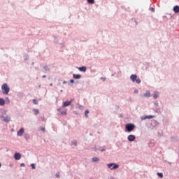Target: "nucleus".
<instances>
[{"instance_id":"f257e3e1","label":"nucleus","mask_w":179,"mask_h":179,"mask_svg":"<svg viewBox=\"0 0 179 179\" xmlns=\"http://www.w3.org/2000/svg\"><path fill=\"white\" fill-rule=\"evenodd\" d=\"M0 120L3 121V122H9L10 121V117L6 114V110H0Z\"/></svg>"},{"instance_id":"f03ea898","label":"nucleus","mask_w":179,"mask_h":179,"mask_svg":"<svg viewBox=\"0 0 179 179\" xmlns=\"http://www.w3.org/2000/svg\"><path fill=\"white\" fill-rule=\"evenodd\" d=\"M1 90L3 94H9V92L10 91V88L8 87L6 83L2 85Z\"/></svg>"},{"instance_id":"7ed1b4c3","label":"nucleus","mask_w":179,"mask_h":179,"mask_svg":"<svg viewBox=\"0 0 179 179\" xmlns=\"http://www.w3.org/2000/svg\"><path fill=\"white\" fill-rule=\"evenodd\" d=\"M125 129H126V131H127V132H132V131L135 129V124L132 123L127 124L125 126Z\"/></svg>"},{"instance_id":"20e7f679","label":"nucleus","mask_w":179,"mask_h":179,"mask_svg":"<svg viewBox=\"0 0 179 179\" xmlns=\"http://www.w3.org/2000/svg\"><path fill=\"white\" fill-rule=\"evenodd\" d=\"M130 79L131 80H132V82L137 83L138 85H139V83H141V79L139 78H138V76H136V74H132L130 76Z\"/></svg>"},{"instance_id":"39448f33","label":"nucleus","mask_w":179,"mask_h":179,"mask_svg":"<svg viewBox=\"0 0 179 179\" xmlns=\"http://www.w3.org/2000/svg\"><path fill=\"white\" fill-rule=\"evenodd\" d=\"M108 169H110V170H115L120 167V165L115 164V163H110L107 164Z\"/></svg>"},{"instance_id":"423d86ee","label":"nucleus","mask_w":179,"mask_h":179,"mask_svg":"<svg viewBox=\"0 0 179 179\" xmlns=\"http://www.w3.org/2000/svg\"><path fill=\"white\" fill-rule=\"evenodd\" d=\"M135 139H136V137L135 136V135L130 134L127 136V140L129 141V142H134Z\"/></svg>"},{"instance_id":"0eeeda50","label":"nucleus","mask_w":179,"mask_h":179,"mask_svg":"<svg viewBox=\"0 0 179 179\" xmlns=\"http://www.w3.org/2000/svg\"><path fill=\"white\" fill-rule=\"evenodd\" d=\"M72 101H73V99H71L70 101H66L64 102L62 107H69V105L72 104Z\"/></svg>"},{"instance_id":"6e6552de","label":"nucleus","mask_w":179,"mask_h":179,"mask_svg":"<svg viewBox=\"0 0 179 179\" xmlns=\"http://www.w3.org/2000/svg\"><path fill=\"white\" fill-rule=\"evenodd\" d=\"M23 134H24V129L21 128L20 130L17 132V136H23Z\"/></svg>"},{"instance_id":"1a4fd4ad","label":"nucleus","mask_w":179,"mask_h":179,"mask_svg":"<svg viewBox=\"0 0 179 179\" xmlns=\"http://www.w3.org/2000/svg\"><path fill=\"white\" fill-rule=\"evenodd\" d=\"M57 111L61 112L62 115H66V110L62 109V108H57Z\"/></svg>"},{"instance_id":"9d476101","label":"nucleus","mask_w":179,"mask_h":179,"mask_svg":"<svg viewBox=\"0 0 179 179\" xmlns=\"http://www.w3.org/2000/svg\"><path fill=\"white\" fill-rule=\"evenodd\" d=\"M21 158H22V155H20V153L16 152L14 155V159H15V160H20Z\"/></svg>"},{"instance_id":"9b49d317","label":"nucleus","mask_w":179,"mask_h":179,"mask_svg":"<svg viewBox=\"0 0 179 179\" xmlns=\"http://www.w3.org/2000/svg\"><path fill=\"white\" fill-rule=\"evenodd\" d=\"M153 115H148V116H145V117H141V120L143 121V120H146L147 118L148 119V120H152V118H153Z\"/></svg>"},{"instance_id":"f8f14e48","label":"nucleus","mask_w":179,"mask_h":179,"mask_svg":"<svg viewBox=\"0 0 179 179\" xmlns=\"http://www.w3.org/2000/svg\"><path fill=\"white\" fill-rule=\"evenodd\" d=\"M144 97H151L152 95L150 94V91L147 90L145 93L143 94Z\"/></svg>"},{"instance_id":"ddd939ff","label":"nucleus","mask_w":179,"mask_h":179,"mask_svg":"<svg viewBox=\"0 0 179 179\" xmlns=\"http://www.w3.org/2000/svg\"><path fill=\"white\" fill-rule=\"evenodd\" d=\"M73 79H80L82 76L80 74H73Z\"/></svg>"},{"instance_id":"4468645a","label":"nucleus","mask_w":179,"mask_h":179,"mask_svg":"<svg viewBox=\"0 0 179 179\" xmlns=\"http://www.w3.org/2000/svg\"><path fill=\"white\" fill-rule=\"evenodd\" d=\"M86 66H85L78 68V71H80V72H86Z\"/></svg>"},{"instance_id":"2eb2a0df","label":"nucleus","mask_w":179,"mask_h":179,"mask_svg":"<svg viewBox=\"0 0 179 179\" xmlns=\"http://www.w3.org/2000/svg\"><path fill=\"white\" fill-rule=\"evenodd\" d=\"M173 12L175 13H178V12H179V6H175L173 7Z\"/></svg>"},{"instance_id":"dca6fc26","label":"nucleus","mask_w":179,"mask_h":179,"mask_svg":"<svg viewBox=\"0 0 179 179\" xmlns=\"http://www.w3.org/2000/svg\"><path fill=\"white\" fill-rule=\"evenodd\" d=\"M92 160L93 163H97V162H99L100 159L97 157H93Z\"/></svg>"},{"instance_id":"f3484780","label":"nucleus","mask_w":179,"mask_h":179,"mask_svg":"<svg viewBox=\"0 0 179 179\" xmlns=\"http://www.w3.org/2000/svg\"><path fill=\"white\" fill-rule=\"evenodd\" d=\"M153 97L154 99H157L159 97V92H154Z\"/></svg>"},{"instance_id":"a211bd4d","label":"nucleus","mask_w":179,"mask_h":179,"mask_svg":"<svg viewBox=\"0 0 179 179\" xmlns=\"http://www.w3.org/2000/svg\"><path fill=\"white\" fill-rule=\"evenodd\" d=\"M0 106H5V100L2 98H0Z\"/></svg>"},{"instance_id":"6ab92c4d","label":"nucleus","mask_w":179,"mask_h":179,"mask_svg":"<svg viewBox=\"0 0 179 179\" xmlns=\"http://www.w3.org/2000/svg\"><path fill=\"white\" fill-rule=\"evenodd\" d=\"M71 145H73V146H78V141L73 140V141L71 142Z\"/></svg>"},{"instance_id":"aec40b11","label":"nucleus","mask_w":179,"mask_h":179,"mask_svg":"<svg viewBox=\"0 0 179 179\" xmlns=\"http://www.w3.org/2000/svg\"><path fill=\"white\" fill-rule=\"evenodd\" d=\"M33 111L35 115H37V114L40 113V111L38 110V109H33Z\"/></svg>"},{"instance_id":"412c9836","label":"nucleus","mask_w":179,"mask_h":179,"mask_svg":"<svg viewBox=\"0 0 179 179\" xmlns=\"http://www.w3.org/2000/svg\"><path fill=\"white\" fill-rule=\"evenodd\" d=\"M43 69H45V72L50 71V69H49L48 66H43Z\"/></svg>"},{"instance_id":"4be33fe9","label":"nucleus","mask_w":179,"mask_h":179,"mask_svg":"<svg viewBox=\"0 0 179 179\" xmlns=\"http://www.w3.org/2000/svg\"><path fill=\"white\" fill-rule=\"evenodd\" d=\"M157 175L159 178H163V173H157Z\"/></svg>"},{"instance_id":"5701e85b","label":"nucleus","mask_w":179,"mask_h":179,"mask_svg":"<svg viewBox=\"0 0 179 179\" xmlns=\"http://www.w3.org/2000/svg\"><path fill=\"white\" fill-rule=\"evenodd\" d=\"M24 138L26 139V141H28V139H30V136H29V134H25Z\"/></svg>"},{"instance_id":"b1692460","label":"nucleus","mask_w":179,"mask_h":179,"mask_svg":"<svg viewBox=\"0 0 179 179\" xmlns=\"http://www.w3.org/2000/svg\"><path fill=\"white\" fill-rule=\"evenodd\" d=\"M31 167L33 170H36V164H31Z\"/></svg>"},{"instance_id":"393cba45","label":"nucleus","mask_w":179,"mask_h":179,"mask_svg":"<svg viewBox=\"0 0 179 179\" xmlns=\"http://www.w3.org/2000/svg\"><path fill=\"white\" fill-rule=\"evenodd\" d=\"M24 61H27V59H29V55H24Z\"/></svg>"},{"instance_id":"a878e982","label":"nucleus","mask_w":179,"mask_h":179,"mask_svg":"<svg viewBox=\"0 0 179 179\" xmlns=\"http://www.w3.org/2000/svg\"><path fill=\"white\" fill-rule=\"evenodd\" d=\"M87 114H89V110H86L85 112V116L87 118Z\"/></svg>"},{"instance_id":"bb28decb","label":"nucleus","mask_w":179,"mask_h":179,"mask_svg":"<svg viewBox=\"0 0 179 179\" xmlns=\"http://www.w3.org/2000/svg\"><path fill=\"white\" fill-rule=\"evenodd\" d=\"M34 104H38V101L37 99H33Z\"/></svg>"},{"instance_id":"cd10ccee","label":"nucleus","mask_w":179,"mask_h":179,"mask_svg":"<svg viewBox=\"0 0 179 179\" xmlns=\"http://www.w3.org/2000/svg\"><path fill=\"white\" fill-rule=\"evenodd\" d=\"M88 3H94V0H87Z\"/></svg>"},{"instance_id":"c85d7f7f","label":"nucleus","mask_w":179,"mask_h":179,"mask_svg":"<svg viewBox=\"0 0 179 179\" xmlns=\"http://www.w3.org/2000/svg\"><path fill=\"white\" fill-rule=\"evenodd\" d=\"M155 113H160L161 110H160V108H157L155 109Z\"/></svg>"},{"instance_id":"c756f323","label":"nucleus","mask_w":179,"mask_h":179,"mask_svg":"<svg viewBox=\"0 0 179 179\" xmlns=\"http://www.w3.org/2000/svg\"><path fill=\"white\" fill-rule=\"evenodd\" d=\"M6 101L7 102V104H9V103H10V101L9 100V98H6Z\"/></svg>"},{"instance_id":"7c9ffc66","label":"nucleus","mask_w":179,"mask_h":179,"mask_svg":"<svg viewBox=\"0 0 179 179\" xmlns=\"http://www.w3.org/2000/svg\"><path fill=\"white\" fill-rule=\"evenodd\" d=\"M101 152H106V148L104 147L101 148Z\"/></svg>"},{"instance_id":"2f4dec72","label":"nucleus","mask_w":179,"mask_h":179,"mask_svg":"<svg viewBox=\"0 0 179 179\" xmlns=\"http://www.w3.org/2000/svg\"><path fill=\"white\" fill-rule=\"evenodd\" d=\"M134 93H135V94H138V93H139V90H135Z\"/></svg>"},{"instance_id":"473e14b6","label":"nucleus","mask_w":179,"mask_h":179,"mask_svg":"<svg viewBox=\"0 0 179 179\" xmlns=\"http://www.w3.org/2000/svg\"><path fill=\"white\" fill-rule=\"evenodd\" d=\"M101 80H103V82H106V78L101 77Z\"/></svg>"},{"instance_id":"72a5a7b5","label":"nucleus","mask_w":179,"mask_h":179,"mask_svg":"<svg viewBox=\"0 0 179 179\" xmlns=\"http://www.w3.org/2000/svg\"><path fill=\"white\" fill-rule=\"evenodd\" d=\"M154 106H159V103L157 102V101H155V103H154Z\"/></svg>"},{"instance_id":"f704fd0d","label":"nucleus","mask_w":179,"mask_h":179,"mask_svg":"<svg viewBox=\"0 0 179 179\" xmlns=\"http://www.w3.org/2000/svg\"><path fill=\"white\" fill-rule=\"evenodd\" d=\"M41 131H43L44 132V131H45V127H41Z\"/></svg>"},{"instance_id":"c9c22d12","label":"nucleus","mask_w":179,"mask_h":179,"mask_svg":"<svg viewBox=\"0 0 179 179\" xmlns=\"http://www.w3.org/2000/svg\"><path fill=\"white\" fill-rule=\"evenodd\" d=\"M70 83H75V80L73 79L70 80Z\"/></svg>"},{"instance_id":"e433bc0d","label":"nucleus","mask_w":179,"mask_h":179,"mask_svg":"<svg viewBox=\"0 0 179 179\" xmlns=\"http://www.w3.org/2000/svg\"><path fill=\"white\" fill-rule=\"evenodd\" d=\"M24 166H26L24 163H22L21 164H20V167H24Z\"/></svg>"},{"instance_id":"4c0bfd02","label":"nucleus","mask_w":179,"mask_h":179,"mask_svg":"<svg viewBox=\"0 0 179 179\" xmlns=\"http://www.w3.org/2000/svg\"><path fill=\"white\" fill-rule=\"evenodd\" d=\"M150 9L151 12H155V8H151Z\"/></svg>"},{"instance_id":"58836bf2","label":"nucleus","mask_w":179,"mask_h":179,"mask_svg":"<svg viewBox=\"0 0 179 179\" xmlns=\"http://www.w3.org/2000/svg\"><path fill=\"white\" fill-rule=\"evenodd\" d=\"M56 177L58 178L59 177V175H58V173H57Z\"/></svg>"},{"instance_id":"ea45409f","label":"nucleus","mask_w":179,"mask_h":179,"mask_svg":"<svg viewBox=\"0 0 179 179\" xmlns=\"http://www.w3.org/2000/svg\"><path fill=\"white\" fill-rule=\"evenodd\" d=\"M63 83H64V85H65L66 83H68V82L64 81Z\"/></svg>"},{"instance_id":"a19ab883","label":"nucleus","mask_w":179,"mask_h":179,"mask_svg":"<svg viewBox=\"0 0 179 179\" xmlns=\"http://www.w3.org/2000/svg\"><path fill=\"white\" fill-rule=\"evenodd\" d=\"M42 78H46L45 75H43V76H42Z\"/></svg>"},{"instance_id":"79ce46f5","label":"nucleus","mask_w":179,"mask_h":179,"mask_svg":"<svg viewBox=\"0 0 179 179\" xmlns=\"http://www.w3.org/2000/svg\"><path fill=\"white\" fill-rule=\"evenodd\" d=\"M50 86H52V83H50Z\"/></svg>"},{"instance_id":"37998d69","label":"nucleus","mask_w":179,"mask_h":179,"mask_svg":"<svg viewBox=\"0 0 179 179\" xmlns=\"http://www.w3.org/2000/svg\"><path fill=\"white\" fill-rule=\"evenodd\" d=\"M32 65H34V62H32Z\"/></svg>"},{"instance_id":"c03bdc74","label":"nucleus","mask_w":179,"mask_h":179,"mask_svg":"<svg viewBox=\"0 0 179 179\" xmlns=\"http://www.w3.org/2000/svg\"><path fill=\"white\" fill-rule=\"evenodd\" d=\"M112 76H114V74H112Z\"/></svg>"},{"instance_id":"a18cd8bd","label":"nucleus","mask_w":179,"mask_h":179,"mask_svg":"<svg viewBox=\"0 0 179 179\" xmlns=\"http://www.w3.org/2000/svg\"><path fill=\"white\" fill-rule=\"evenodd\" d=\"M60 92H62V90H61Z\"/></svg>"},{"instance_id":"49530a36","label":"nucleus","mask_w":179,"mask_h":179,"mask_svg":"<svg viewBox=\"0 0 179 179\" xmlns=\"http://www.w3.org/2000/svg\"><path fill=\"white\" fill-rule=\"evenodd\" d=\"M1 163H0V167H1Z\"/></svg>"}]
</instances>
